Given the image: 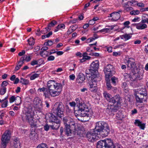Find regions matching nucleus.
<instances>
[{
	"label": "nucleus",
	"mask_w": 148,
	"mask_h": 148,
	"mask_svg": "<svg viewBox=\"0 0 148 148\" xmlns=\"http://www.w3.org/2000/svg\"><path fill=\"white\" fill-rule=\"evenodd\" d=\"M119 109L118 106H114L112 105H109L107 108L111 112H116Z\"/></svg>",
	"instance_id": "obj_21"
},
{
	"label": "nucleus",
	"mask_w": 148,
	"mask_h": 148,
	"mask_svg": "<svg viewBox=\"0 0 148 148\" xmlns=\"http://www.w3.org/2000/svg\"><path fill=\"white\" fill-rule=\"evenodd\" d=\"M134 25H136V28L138 29H145L147 27V25L146 24H134Z\"/></svg>",
	"instance_id": "obj_27"
},
{
	"label": "nucleus",
	"mask_w": 148,
	"mask_h": 148,
	"mask_svg": "<svg viewBox=\"0 0 148 148\" xmlns=\"http://www.w3.org/2000/svg\"><path fill=\"white\" fill-rule=\"evenodd\" d=\"M99 61L96 60L92 62L90 65V71H91V74L94 75H97V71L99 68Z\"/></svg>",
	"instance_id": "obj_13"
},
{
	"label": "nucleus",
	"mask_w": 148,
	"mask_h": 148,
	"mask_svg": "<svg viewBox=\"0 0 148 148\" xmlns=\"http://www.w3.org/2000/svg\"><path fill=\"white\" fill-rule=\"evenodd\" d=\"M63 121L65 125V127L70 126L73 130L75 129V122L70 117H64L63 119Z\"/></svg>",
	"instance_id": "obj_10"
},
{
	"label": "nucleus",
	"mask_w": 148,
	"mask_h": 148,
	"mask_svg": "<svg viewBox=\"0 0 148 148\" xmlns=\"http://www.w3.org/2000/svg\"><path fill=\"white\" fill-rule=\"evenodd\" d=\"M45 118L49 122L53 123L60 122V119L52 113H49L47 114L45 116Z\"/></svg>",
	"instance_id": "obj_15"
},
{
	"label": "nucleus",
	"mask_w": 148,
	"mask_h": 148,
	"mask_svg": "<svg viewBox=\"0 0 148 148\" xmlns=\"http://www.w3.org/2000/svg\"><path fill=\"white\" fill-rule=\"evenodd\" d=\"M143 72L141 71H138L137 73L133 74L132 75L130 80L134 83L137 82L142 78Z\"/></svg>",
	"instance_id": "obj_11"
},
{
	"label": "nucleus",
	"mask_w": 148,
	"mask_h": 148,
	"mask_svg": "<svg viewBox=\"0 0 148 148\" xmlns=\"http://www.w3.org/2000/svg\"><path fill=\"white\" fill-rule=\"evenodd\" d=\"M16 104L17 105H19L21 102V98L19 96H17L16 98Z\"/></svg>",
	"instance_id": "obj_35"
},
{
	"label": "nucleus",
	"mask_w": 148,
	"mask_h": 148,
	"mask_svg": "<svg viewBox=\"0 0 148 148\" xmlns=\"http://www.w3.org/2000/svg\"><path fill=\"white\" fill-rule=\"evenodd\" d=\"M122 39L126 41L130 39L132 37V36L129 34H125L120 36Z\"/></svg>",
	"instance_id": "obj_26"
},
{
	"label": "nucleus",
	"mask_w": 148,
	"mask_h": 148,
	"mask_svg": "<svg viewBox=\"0 0 148 148\" xmlns=\"http://www.w3.org/2000/svg\"><path fill=\"white\" fill-rule=\"evenodd\" d=\"M122 100L121 97L119 94H117L112 97L110 101V102L113 104L116 103V104L118 105L120 104L121 101Z\"/></svg>",
	"instance_id": "obj_16"
},
{
	"label": "nucleus",
	"mask_w": 148,
	"mask_h": 148,
	"mask_svg": "<svg viewBox=\"0 0 148 148\" xmlns=\"http://www.w3.org/2000/svg\"><path fill=\"white\" fill-rule=\"evenodd\" d=\"M25 53V50H23L22 52H20L18 54V55L19 56H21L23 55Z\"/></svg>",
	"instance_id": "obj_63"
},
{
	"label": "nucleus",
	"mask_w": 148,
	"mask_h": 148,
	"mask_svg": "<svg viewBox=\"0 0 148 148\" xmlns=\"http://www.w3.org/2000/svg\"><path fill=\"white\" fill-rule=\"evenodd\" d=\"M36 127L35 128L33 127L32 128V129L31 130V132L29 135V137L30 138H33L34 139L35 137L36 134V132L35 131L36 130Z\"/></svg>",
	"instance_id": "obj_28"
},
{
	"label": "nucleus",
	"mask_w": 148,
	"mask_h": 148,
	"mask_svg": "<svg viewBox=\"0 0 148 148\" xmlns=\"http://www.w3.org/2000/svg\"><path fill=\"white\" fill-rule=\"evenodd\" d=\"M9 83L7 82L6 81H3L2 83L1 86L2 87H5V86H7Z\"/></svg>",
	"instance_id": "obj_48"
},
{
	"label": "nucleus",
	"mask_w": 148,
	"mask_h": 148,
	"mask_svg": "<svg viewBox=\"0 0 148 148\" xmlns=\"http://www.w3.org/2000/svg\"><path fill=\"white\" fill-rule=\"evenodd\" d=\"M40 55L43 58H45L49 56V52L47 51H41L40 53Z\"/></svg>",
	"instance_id": "obj_31"
},
{
	"label": "nucleus",
	"mask_w": 148,
	"mask_h": 148,
	"mask_svg": "<svg viewBox=\"0 0 148 148\" xmlns=\"http://www.w3.org/2000/svg\"><path fill=\"white\" fill-rule=\"evenodd\" d=\"M49 128V126L48 124H46L44 127V129L46 131H48Z\"/></svg>",
	"instance_id": "obj_55"
},
{
	"label": "nucleus",
	"mask_w": 148,
	"mask_h": 148,
	"mask_svg": "<svg viewBox=\"0 0 148 148\" xmlns=\"http://www.w3.org/2000/svg\"><path fill=\"white\" fill-rule=\"evenodd\" d=\"M57 23V22L55 20L52 21L48 25L49 27H54Z\"/></svg>",
	"instance_id": "obj_40"
},
{
	"label": "nucleus",
	"mask_w": 148,
	"mask_h": 148,
	"mask_svg": "<svg viewBox=\"0 0 148 148\" xmlns=\"http://www.w3.org/2000/svg\"><path fill=\"white\" fill-rule=\"evenodd\" d=\"M124 75L125 77L126 78L128 77L130 78H130H131L132 75H130V74H128L127 73L125 74Z\"/></svg>",
	"instance_id": "obj_57"
},
{
	"label": "nucleus",
	"mask_w": 148,
	"mask_h": 148,
	"mask_svg": "<svg viewBox=\"0 0 148 148\" xmlns=\"http://www.w3.org/2000/svg\"><path fill=\"white\" fill-rule=\"evenodd\" d=\"M93 130L103 137L107 136L110 132L109 126L106 122L103 121L96 123L95 128Z\"/></svg>",
	"instance_id": "obj_3"
},
{
	"label": "nucleus",
	"mask_w": 148,
	"mask_h": 148,
	"mask_svg": "<svg viewBox=\"0 0 148 148\" xmlns=\"http://www.w3.org/2000/svg\"><path fill=\"white\" fill-rule=\"evenodd\" d=\"M106 80L107 81V82H106V85L107 86V88L108 90H110L111 89V88L112 87L111 86V84L110 82V80L109 79L108 80Z\"/></svg>",
	"instance_id": "obj_45"
},
{
	"label": "nucleus",
	"mask_w": 148,
	"mask_h": 148,
	"mask_svg": "<svg viewBox=\"0 0 148 148\" xmlns=\"http://www.w3.org/2000/svg\"><path fill=\"white\" fill-rule=\"evenodd\" d=\"M112 144L110 139H106L99 141L97 144V148H111V147L110 146Z\"/></svg>",
	"instance_id": "obj_7"
},
{
	"label": "nucleus",
	"mask_w": 148,
	"mask_h": 148,
	"mask_svg": "<svg viewBox=\"0 0 148 148\" xmlns=\"http://www.w3.org/2000/svg\"><path fill=\"white\" fill-rule=\"evenodd\" d=\"M144 91L142 92H140L136 95V99L137 101L141 103L143 101H145L147 98V92L145 89H144Z\"/></svg>",
	"instance_id": "obj_9"
},
{
	"label": "nucleus",
	"mask_w": 148,
	"mask_h": 148,
	"mask_svg": "<svg viewBox=\"0 0 148 148\" xmlns=\"http://www.w3.org/2000/svg\"><path fill=\"white\" fill-rule=\"evenodd\" d=\"M27 41L28 42L29 45H33L35 43L34 40L33 38H30L28 39Z\"/></svg>",
	"instance_id": "obj_38"
},
{
	"label": "nucleus",
	"mask_w": 148,
	"mask_h": 148,
	"mask_svg": "<svg viewBox=\"0 0 148 148\" xmlns=\"http://www.w3.org/2000/svg\"><path fill=\"white\" fill-rule=\"evenodd\" d=\"M127 68L129 70L134 69L136 67L135 61L134 59L132 58H129L127 60Z\"/></svg>",
	"instance_id": "obj_17"
},
{
	"label": "nucleus",
	"mask_w": 148,
	"mask_h": 148,
	"mask_svg": "<svg viewBox=\"0 0 148 148\" xmlns=\"http://www.w3.org/2000/svg\"><path fill=\"white\" fill-rule=\"evenodd\" d=\"M11 135L10 132L9 130L6 131L3 134L1 138V148H5L10 139Z\"/></svg>",
	"instance_id": "obj_6"
},
{
	"label": "nucleus",
	"mask_w": 148,
	"mask_h": 148,
	"mask_svg": "<svg viewBox=\"0 0 148 148\" xmlns=\"http://www.w3.org/2000/svg\"><path fill=\"white\" fill-rule=\"evenodd\" d=\"M20 82L22 84L27 85L29 83V81L27 79L24 78H21L20 81Z\"/></svg>",
	"instance_id": "obj_34"
},
{
	"label": "nucleus",
	"mask_w": 148,
	"mask_h": 148,
	"mask_svg": "<svg viewBox=\"0 0 148 148\" xmlns=\"http://www.w3.org/2000/svg\"><path fill=\"white\" fill-rule=\"evenodd\" d=\"M110 141L112 143V145H111L110 147H111V148H122L119 145H114L113 143V141L110 139Z\"/></svg>",
	"instance_id": "obj_37"
},
{
	"label": "nucleus",
	"mask_w": 148,
	"mask_h": 148,
	"mask_svg": "<svg viewBox=\"0 0 148 148\" xmlns=\"http://www.w3.org/2000/svg\"><path fill=\"white\" fill-rule=\"evenodd\" d=\"M60 123H54V124L53 125L51 126V127L53 129L57 130L60 126Z\"/></svg>",
	"instance_id": "obj_33"
},
{
	"label": "nucleus",
	"mask_w": 148,
	"mask_h": 148,
	"mask_svg": "<svg viewBox=\"0 0 148 148\" xmlns=\"http://www.w3.org/2000/svg\"><path fill=\"white\" fill-rule=\"evenodd\" d=\"M75 101L78 108V110L74 111L75 116L79 120L80 117H84L86 118L87 120H88L93 114L92 110L86 107L81 98H77Z\"/></svg>",
	"instance_id": "obj_1"
},
{
	"label": "nucleus",
	"mask_w": 148,
	"mask_h": 148,
	"mask_svg": "<svg viewBox=\"0 0 148 148\" xmlns=\"http://www.w3.org/2000/svg\"><path fill=\"white\" fill-rule=\"evenodd\" d=\"M47 145L45 143H41L36 148H48Z\"/></svg>",
	"instance_id": "obj_41"
},
{
	"label": "nucleus",
	"mask_w": 148,
	"mask_h": 148,
	"mask_svg": "<svg viewBox=\"0 0 148 148\" xmlns=\"http://www.w3.org/2000/svg\"><path fill=\"white\" fill-rule=\"evenodd\" d=\"M130 22L128 21H125V22L124 23L123 25L125 26V27L129 28V26H128V25L130 24Z\"/></svg>",
	"instance_id": "obj_50"
},
{
	"label": "nucleus",
	"mask_w": 148,
	"mask_h": 148,
	"mask_svg": "<svg viewBox=\"0 0 148 148\" xmlns=\"http://www.w3.org/2000/svg\"><path fill=\"white\" fill-rule=\"evenodd\" d=\"M21 144L20 141L17 139L14 140V148H20Z\"/></svg>",
	"instance_id": "obj_29"
},
{
	"label": "nucleus",
	"mask_w": 148,
	"mask_h": 148,
	"mask_svg": "<svg viewBox=\"0 0 148 148\" xmlns=\"http://www.w3.org/2000/svg\"><path fill=\"white\" fill-rule=\"evenodd\" d=\"M31 64L32 66H34L35 65H37L38 64V61L35 60H33L31 62Z\"/></svg>",
	"instance_id": "obj_51"
},
{
	"label": "nucleus",
	"mask_w": 148,
	"mask_h": 148,
	"mask_svg": "<svg viewBox=\"0 0 148 148\" xmlns=\"http://www.w3.org/2000/svg\"><path fill=\"white\" fill-rule=\"evenodd\" d=\"M53 112L61 118L64 114V107L62 103H56L54 105L53 108Z\"/></svg>",
	"instance_id": "obj_5"
},
{
	"label": "nucleus",
	"mask_w": 148,
	"mask_h": 148,
	"mask_svg": "<svg viewBox=\"0 0 148 148\" xmlns=\"http://www.w3.org/2000/svg\"><path fill=\"white\" fill-rule=\"evenodd\" d=\"M121 17V15L119 12H113V17L111 19L112 21H115L118 20Z\"/></svg>",
	"instance_id": "obj_23"
},
{
	"label": "nucleus",
	"mask_w": 148,
	"mask_h": 148,
	"mask_svg": "<svg viewBox=\"0 0 148 148\" xmlns=\"http://www.w3.org/2000/svg\"><path fill=\"white\" fill-rule=\"evenodd\" d=\"M85 79V76L82 73H80L78 75L76 79V82L77 83H81L84 81Z\"/></svg>",
	"instance_id": "obj_20"
},
{
	"label": "nucleus",
	"mask_w": 148,
	"mask_h": 148,
	"mask_svg": "<svg viewBox=\"0 0 148 148\" xmlns=\"http://www.w3.org/2000/svg\"><path fill=\"white\" fill-rule=\"evenodd\" d=\"M81 131L80 130H74V131H73V134L75 135H79L80 136L81 134Z\"/></svg>",
	"instance_id": "obj_43"
},
{
	"label": "nucleus",
	"mask_w": 148,
	"mask_h": 148,
	"mask_svg": "<svg viewBox=\"0 0 148 148\" xmlns=\"http://www.w3.org/2000/svg\"><path fill=\"white\" fill-rule=\"evenodd\" d=\"M103 95L110 102V101L112 98L111 95L107 93L106 92H104L103 93Z\"/></svg>",
	"instance_id": "obj_32"
},
{
	"label": "nucleus",
	"mask_w": 148,
	"mask_h": 148,
	"mask_svg": "<svg viewBox=\"0 0 148 148\" xmlns=\"http://www.w3.org/2000/svg\"><path fill=\"white\" fill-rule=\"evenodd\" d=\"M78 25H76L71 26L67 32V34H70L76 30L78 28Z\"/></svg>",
	"instance_id": "obj_24"
},
{
	"label": "nucleus",
	"mask_w": 148,
	"mask_h": 148,
	"mask_svg": "<svg viewBox=\"0 0 148 148\" xmlns=\"http://www.w3.org/2000/svg\"><path fill=\"white\" fill-rule=\"evenodd\" d=\"M108 28H104L102 29L99 30L98 32H109L111 30H112L114 28V26L112 25L111 26H108Z\"/></svg>",
	"instance_id": "obj_25"
},
{
	"label": "nucleus",
	"mask_w": 148,
	"mask_h": 148,
	"mask_svg": "<svg viewBox=\"0 0 148 148\" xmlns=\"http://www.w3.org/2000/svg\"><path fill=\"white\" fill-rule=\"evenodd\" d=\"M110 141L112 143V145H111L110 147H111V148H122L119 145H114L113 143V141L110 139Z\"/></svg>",
	"instance_id": "obj_36"
},
{
	"label": "nucleus",
	"mask_w": 148,
	"mask_h": 148,
	"mask_svg": "<svg viewBox=\"0 0 148 148\" xmlns=\"http://www.w3.org/2000/svg\"><path fill=\"white\" fill-rule=\"evenodd\" d=\"M39 74H38V73L34 74L31 76L30 79L31 80H34V79H35L36 78L39 77Z\"/></svg>",
	"instance_id": "obj_42"
},
{
	"label": "nucleus",
	"mask_w": 148,
	"mask_h": 148,
	"mask_svg": "<svg viewBox=\"0 0 148 148\" xmlns=\"http://www.w3.org/2000/svg\"><path fill=\"white\" fill-rule=\"evenodd\" d=\"M70 126L65 127V133L67 136H71L72 134H73V131L75 130V129L73 130Z\"/></svg>",
	"instance_id": "obj_19"
},
{
	"label": "nucleus",
	"mask_w": 148,
	"mask_h": 148,
	"mask_svg": "<svg viewBox=\"0 0 148 148\" xmlns=\"http://www.w3.org/2000/svg\"><path fill=\"white\" fill-rule=\"evenodd\" d=\"M134 124L140 127L142 130H144L145 128V124L142 123V122L138 120H136L134 122Z\"/></svg>",
	"instance_id": "obj_22"
},
{
	"label": "nucleus",
	"mask_w": 148,
	"mask_h": 148,
	"mask_svg": "<svg viewBox=\"0 0 148 148\" xmlns=\"http://www.w3.org/2000/svg\"><path fill=\"white\" fill-rule=\"evenodd\" d=\"M47 88L44 93L45 97H48L50 95L55 97L59 95L62 90L61 84L56 83L54 80L49 81L47 83Z\"/></svg>",
	"instance_id": "obj_2"
},
{
	"label": "nucleus",
	"mask_w": 148,
	"mask_h": 148,
	"mask_svg": "<svg viewBox=\"0 0 148 148\" xmlns=\"http://www.w3.org/2000/svg\"><path fill=\"white\" fill-rule=\"evenodd\" d=\"M140 13V12L139 10H134L130 12L131 14L132 15H138Z\"/></svg>",
	"instance_id": "obj_44"
},
{
	"label": "nucleus",
	"mask_w": 148,
	"mask_h": 148,
	"mask_svg": "<svg viewBox=\"0 0 148 148\" xmlns=\"http://www.w3.org/2000/svg\"><path fill=\"white\" fill-rule=\"evenodd\" d=\"M31 58H30V56H27L25 58V60L28 62L31 60Z\"/></svg>",
	"instance_id": "obj_60"
},
{
	"label": "nucleus",
	"mask_w": 148,
	"mask_h": 148,
	"mask_svg": "<svg viewBox=\"0 0 148 148\" xmlns=\"http://www.w3.org/2000/svg\"><path fill=\"white\" fill-rule=\"evenodd\" d=\"M98 134L96 133L93 130L90 132H88L86 134V137L88 140L90 142H92L95 140L96 137L97 136V137H99Z\"/></svg>",
	"instance_id": "obj_12"
},
{
	"label": "nucleus",
	"mask_w": 148,
	"mask_h": 148,
	"mask_svg": "<svg viewBox=\"0 0 148 148\" xmlns=\"http://www.w3.org/2000/svg\"><path fill=\"white\" fill-rule=\"evenodd\" d=\"M86 75H90V76H91V71H90V69L86 70Z\"/></svg>",
	"instance_id": "obj_54"
},
{
	"label": "nucleus",
	"mask_w": 148,
	"mask_h": 148,
	"mask_svg": "<svg viewBox=\"0 0 148 148\" xmlns=\"http://www.w3.org/2000/svg\"><path fill=\"white\" fill-rule=\"evenodd\" d=\"M6 88L5 87H2L0 89V94L1 95H4L6 92Z\"/></svg>",
	"instance_id": "obj_39"
},
{
	"label": "nucleus",
	"mask_w": 148,
	"mask_h": 148,
	"mask_svg": "<svg viewBox=\"0 0 148 148\" xmlns=\"http://www.w3.org/2000/svg\"><path fill=\"white\" fill-rule=\"evenodd\" d=\"M103 71L105 75L106 79L108 80L109 78L115 73L114 68L110 64L107 65L104 68Z\"/></svg>",
	"instance_id": "obj_8"
},
{
	"label": "nucleus",
	"mask_w": 148,
	"mask_h": 148,
	"mask_svg": "<svg viewBox=\"0 0 148 148\" xmlns=\"http://www.w3.org/2000/svg\"><path fill=\"white\" fill-rule=\"evenodd\" d=\"M70 79L73 80L75 78V76L74 74L70 75L69 76Z\"/></svg>",
	"instance_id": "obj_62"
},
{
	"label": "nucleus",
	"mask_w": 148,
	"mask_h": 148,
	"mask_svg": "<svg viewBox=\"0 0 148 148\" xmlns=\"http://www.w3.org/2000/svg\"><path fill=\"white\" fill-rule=\"evenodd\" d=\"M89 77V79H88V82L89 85H90L91 84L92 86H94V85L96 84L97 86V75L95 74L94 75L93 73V75L91 74V76H88Z\"/></svg>",
	"instance_id": "obj_18"
},
{
	"label": "nucleus",
	"mask_w": 148,
	"mask_h": 148,
	"mask_svg": "<svg viewBox=\"0 0 148 148\" xmlns=\"http://www.w3.org/2000/svg\"><path fill=\"white\" fill-rule=\"evenodd\" d=\"M25 60V58L24 57H22L20 59V60L18 62V64H19L21 63L22 64H23L24 62L23 61Z\"/></svg>",
	"instance_id": "obj_53"
},
{
	"label": "nucleus",
	"mask_w": 148,
	"mask_h": 148,
	"mask_svg": "<svg viewBox=\"0 0 148 148\" xmlns=\"http://www.w3.org/2000/svg\"><path fill=\"white\" fill-rule=\"evenodd\" d=\"M55 59V57L52 56H49L47 58L48 61H53Z\"/></svg>",
	"instance_id": "obj_52"
},
{
	"label": "nucleus",
	"mask_w": 148,
	"mask_h": 148,
	"mask_svg": "<svg viewBox=\"0 0 148 148\" xmlns=\"http://www.w3.org/2000/svg\"><path fill=\"white\" fill-rule=\"evenodd\" d=\"M10 103L14 102L16 100V98L15 96H13L10 98Z\"/></svg>",
	"instance_id": "obj_49"
},
{
	"label": "nucleus",
	"mask_w": 148,
	"mask_h": 148,
	"mask_svg": "<svg viewBox=\"0 0 148 148\" xmlns=\"http://www.w3.org/2000/svg\"><path fill=\"white\" fill-rule=\"evenodd\" d=\"M89 55L92 56H99V54L98 53H89Z\"/></svg>",
	"instance_id": "obj_58"
},
{
	"label": "nucleus",
	"mask_w": 148,
	"mask_h": 148,
	"mask_svg": "<svg viewBox=\"0 0 148 148\" xmlns=\"http://www.w3.org/2000/svg\"><path fill=\"white\" fill-rule=\"evenodd\" d=\"M89 90L92 92H96L97 90V86L96 84L94 85V86H92L91 84L90 85H89Z\"/></svg>",
	"instance_id": "obj_30"
},
{
	"label": "nucleus",
	"mask_w": 148,
	"mask_h": 148,
	"mask_svg": "<svg viewBox=\"0 0 148 148\" xmlns=\"http://www.w3.org/2000/svg\"><path fill=\"white\" fill-rule=\"evenodd\" d=\"M8 101L7 100H5L2 103L1 105V107L2 108H5L6 107L8 103Z\"/></svg>",
	"instance_id": "obj_46"
},
{
	"label": "nucleus",
	"mask_w": 148,
	"mask_h": 148,
	"mask_svg": "<svg viewBox=\"0 0 148 148\" xmlns=\"http://www.w3.org/2000/svg\"><path fill=\"white\" fill-rule=\"evenodd\" d=\"M111 80L112 83L114 84H115L117 80V78L115 77H113L111 78Z\"/></svg>",
	"instance_id": "obj_47"
},
{
	"label": "nucleus",
	"mask_w": 148,
	"mask_h": 148,
	"mask_svg": "<svg viewBox=\"0 0 148 148\" xmlns=\"http://www.w3.org/2000/svg\"><path fill=\"white\" fill-rule=\"evenodd\" d=\"M57 27L58 28H59V29L61 28L64 29L65 27L64 25L62 24L60 25H58L57 26Z\"/></svg>",
	"instance_id": "obj_59"
},
{
	"label": "nucleus",
	"mask_w": 148,
	"mask_h": 148,
	"mask_svg": "<svg viewBox=\"0 0 148 148\" xmlns=\"http://www.w3.org/2000/svg\"><path fill=\"white\" fill-rule=\"evenodd\" d=\"M35 108L36 110L41 112L42 108V104L41 100L38 97L35 98L34 101Z\"/></svg>",
	"instance_id": "obj_14"
},
{
	"label": "nucleus",
	"mask_w": 148,
	"mask_h": 148,
	"mask_svg": "<svg viewBox=\"0 0 148 148\" xmlns=\"http://www.w3.org/2000/svg\"><path fill=\"white\" fill-rule=\"evenodd\" d=\"M48 49V48L47 47H43L41 49L42 51H47V50Z\"/></svg>",
	"instance_id": "obj_64"
},
{
	"label": "nucleus",
	"mask_w": 148,
	"mask_h": 148,
	"mask_svg": "<svg viewBox=\"0 0 148 148\" xmlns=\"http://www.w3.org/2000/svg\"><path fill=\"white\" fill-rule=\"evenodd\" d=\"M34 112L31 109H28L22 115V119L24 121H27L31 125L32 128L36 127V120H34Z\"/></svg>",
	"instance_id": "obj_4"
},
{
	"label": "nucleus",
	"mask_w": 148,
	"mask_h": 148,
	"mask_svg": "<svg viewBox=\"0 0 148 148\" xmlns=\"http://www.w3.org/2000/svg\"><path fill=\"white\" fill-rule=\"evenodd\" d=\"M143 17H145V16H143V17H142V19L141 21V23H147L148 18H144Z\"/></svg>",
	"instance_id": "obj_56"
},
{
	"label": "nucleus",
	"mask_w": 148,
	"mask_h": 148,
	"mask_svg": "<svg viewBox=\"0 0 148 148\" xmlns=\"http://www.w3.org/2000/svg\"><path fill=\"white\" fill-rule=\"evenodd\" d=\"M137 2V1L135 0H132L131 1H128L127 2V3H131V4L130 5L132 6V4H133L134 3H136Z\"/></svg>",
	"instance_id": "obj_61"
}]
</instances>
